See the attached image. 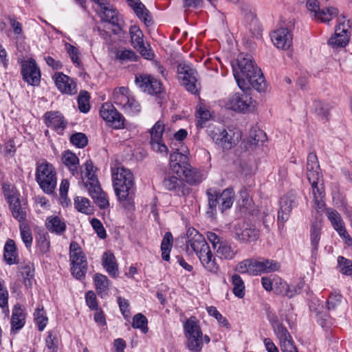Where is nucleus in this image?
Here are the masks:
<instances>
[{
	"label": "nucleus",
	"mask_w": 352,
	"mask_h": 352,
	"mask_svg": "<svg viewBox=\"0 0 352 352\" xmlns=\"http://www.w3.org/2000/svg\"><path fill=\"white\" fill-rule=\"evenodd\" d=\"M211 118V113L202 102H200L196 107L197 125L203 127L205 123Z\"/></svg>",
	"instance_id": "58836bf2"
},
{
	"label": "nucleus",
	"mask_w": 352,
	"mask_h": 352,
	"mask_svg": "<svg viewBox=\"0 0 352 352\" xmlns=\"http://www.w3.org/2000/svg\"><path fill=\"white\" fill-rule=\"evenodd\" d=\"M338 14V10L334 7H328L320 9L319 12L315 13L314 19L320 22L329 23L331 20L336 18Z\"/></svg>",
	"instance_id": "4c0bfd02"
},
{
	"label": "nucleus",
	"mask_w": 352,
	"mask_h": 352,
	"mask_svg": "<svg viewBox=\"0 0 352 352\" xmlns=\"http://www.w3.org/2000/svg\"><path fill=\"white\" fill-rule=\"evenodd\" d=\"M36 180L45 193H53L56 186L57 177L52 164L46 161L38 164L36 170Z\"/></svg>",
	"instance_id": "423d86ee"
},
{
	"label": "nucleus",
	"mask_w": 352,
	"mask_h": 352,
	"mask_svg": "<svg viewBox=\"0 0 352 352\" xmlns=\"http://www.w3.org/2000/svg\"><path fill=\"white\" fill-rule=\"evenodd\" d=\"M4 260L6 263L13 265L17 262V252L14 241L12 239H8L4 246L3 253Z\"/></svg>",
	"instance_id": "f704fd0d"
},
{
	"label": "nucleus",
	"mask_w": 352,
	"mask_h": 352,
	"mask_svg": "<svg viewBox=\"0 0 352 352\" xmlns=\"http://www.w3.org/2000/svg\"><path fill=\"white\" fill-rule=\"evenodd\" d=\"M72 273L77 279L82 278L87 272V260L78 243L72 241L69 246Z\"/></svg>",
	"instance_id": "1a4fd4ad"
},
{
	"label": "nucleus",
	"mask_w": 352,
	"mask_h": 352,
	"mask_svg": "<svg viewBox=\"0 0 352 352\" xmlns=\"http://www.w3.org/2000/svg\"><path fill=\"white\" fill-rule=\"evenodd\" d=\"M314 106L316 113L320 117V118L322 120L327 121L329 120L331 109L329 104L318 100L314 102Z\"/></svg>",
	"instance_id": "49530a36"
},
{
	"label": "nucleus",
	"mask_w": 352,
	"mask_h": 352,
	"mask_svg": "<svg viewBox=\"0 0 352 352\" xmlns=\"http://www.w3.org/2000/svg\"><path fill=\"white\" fill-rule=\"evenodd\" d=\"M84 168L81 173V177L84 182L89 195L94 200L95 203L100 208H106L109 203L107 195L102 191L95 173L96 168L91 160L87 161L83 165Z\"/></svg>",
	"instance_id": "20e7f679"
},
{
	"label": "nucleus",
	"mask_w": 352,
	"mask_h": 352,
	"mask_svg": "<svg viewBox=\"0 0 352 352\" xmlns=\"http://www.w3.org/2000/svg\"><path fill=\"white\" fill-rule=\"evenodd\" d=\"M164 124L161 121H157L150 130L151 141H160L164 131Z\"/></svg>",
	"instance_id": "864d4df0"
},
{
	"label": "nucleus",
	"mask_w": 352,
	"mask_h": 352,
	"mask_svg": "<svg viewBox=\"0 0 352 352\" xmlns=\"http://www.w3.org/2000/svg\"><path fill=\"white\" fill-rule=\"evenodd\" d=\"M34 316L36 324L38 326V329L42 331L48 322V318L43 307H38L34 314Z\"/></svg>",
	"instance_id": "09e8293b"
},
{
	"label": "nucleus",
	"mask_w": 352,
	"mask_h": 352,
	"mask_svg": "<svg viewBox=\"0 0 352 352\" xmlns=\"http://www.w3.org/2000/svg\"><path fill=\"white\" fill-rule=\"evenodd\" d=\"M78 108L80 111L87 113L90 109L89 95L87 91H80L78 99Z\"/></svg>",
	"instance_id": "4d7b16f0"
},
{
	"label": "nucleus",
	"mask_w": 352,
	"mask_h": 352,
	"mask_svg": "<svg viewBox=\"0 0 352 352\" xmlns=\"http://www.w3.org/2000/svg\"><path fill=\"white\" fill-rule=\"evenodd\" d=\"M232 69L234 78L241 89L246 90L252 87L261 91L265 88L264 76L252 55L240 54L236 64H232Z\"/></svg>",
	"instance_id": "f257e3e1"
},
{
	"label": "nucleus",
	"mask_w": 352,
	"mask_h": 352,
	"mask_svg": "<svg viewBox=\"0 0 352 352\" xmlns=\"http://www.w3.org/2000/svg\"><path fill=\"white\" fill-rule=\"evenodd\" d=\"M65 50L69 54L70 58L72 59V61L77 65H80V59L79 57L80 52L78 50L74 45L67 43H65Z\"/></svg>",
	"instance_id": "e2e57ef3"
},
{
	"label": "nucleus",
	"mask_w": 352,
	"mask_h": 352,
	"mask_svg": "<svg viewBox=\"0 0 352 352\" xmlns=\"http://www.w3.org/2000/svg\"><path fill=\"white\" fill-rule=\"evenodd\" d=\"M21 74L28 84L36 86L41 80V72L33 58L21 61Z\"/></svg>",
	"instance_id": "ddd939ff"
},
{
	"label": "nucleus",
	"mask_w": 352,
	"mask_h": 352,
	"mask_svg": "<svg viewBox=\"0 0 352 352\" xmlns=\"http://www.w3.org/2000/svg\"><path fill=\"white\" fill-rule=\"evenodd\" d=\"M179 80L185 88L192 94H196L199 89L196 70L189 64L184 62L177 67Z\"/></svg>",
	"instance_id": "9d476101"
},
{
	"label": "nucleus",
	"mask_w": 352,
	"mask_h": 352,
	"mask_svg": "<svg viewBox=\"0 0 352 352\" xmlns=\"http://www.w3.org/2000/svg\"><path fill=\"white\" fill-rule=\"evenodd\" d=\"M226 109L236 113H253L257 108V102L244 93H234L223 100Z\"/></svg>",
	"instance_id": "39448f33"
},
{
	"label": "nucleus",
	"mask_w": 352,
	"mask_h": 352,
	"mask_svg": "<svg viewBox=\"0 0 352 352\" xmlns=\"http://www.w3.org/2000/svg\"><path fill=\"white\" fill-rule=\"evenodd\" d=\"M100 115L110 126L114 129L124 128V118L112 104H103L100 111Z\"/></svg>",
	"instance_id": "9b49d317"
},
{
	"label": "nucleus",
	"mask_w": 352,
	"mask_h": 352,
	"mask_svg": "<svg viewBox=\"0 0 352 352\" xmlns=\"http://www.w3.org/2000/svg\"><path fill=\"white\" fill-rule=\"evenodd\" d=\"M74 206L78 212L86 214H91L93 213L94 210L91 205V202L86 197H76L74 199Z\"/></svg>",
	"instance_id": "79ce46f5"
},
{
	"label": "nucleus",
	"mask_w": 352,
	"mask_h": 352,
	"mask_svg": "<svg viewBox=\"0 0 352 352\" xmlns=\"http://www.w3.org/2000/svg\"><path fill=\"white\" fill-rule=\"evenodd\" d=\"M53 78L57 88L61 92L74 94L77 91L75 82L67 75L58 72L54 75Z\"/></svg>",
	"instance_id": "4be33fe9"
},
{
	"label": "nucleus",
	"mask_w": 352,
	"mask_h": 352,
	"mask_svg": "<svg viewBox=\"0 0 352 352\" xmlns=\"http://www.w3.org/2000/svg\"><path fill=\"white\" fill-rule=\"evenodd\" d=\"M151 148L153 151L161 155L163 157H166L168 153V148L164 143L162 140L160 141L150 142Z\"/></svg>",
	"instance_id": "680f3d73"
},
{
	"label": "nucleus",
	"mask_w": 352,
	"mask_h": 352,
	"mask_svg": "<svg viewBox=\"0 0 352 352\" xmlns=\"http://www.w3.org/2000/svg\"><path fill=\"white\" fill-rule=\"evenodd\" d=\"M21 275L25 277V284H30V278L34 276V269L32 265H25L21 271Z\"/></svg>",
	"instance_id": "338daca9"
},
{
	"label": "nucleus",
	"mask_w": 352,
	"mask_h": 352,
	"mask_svg": "<svg viewBox=\"0 0 352 352\" xmlns=\"http://www.w3.org/2000/svg\"><path fill=\"white\" fill-rule=\"evenodd\" d=\"M131 96L128 89L122 87L114 90L112 98L114 103L124 109L129 102Z\"/></svg>",
	"instance_id": "473e14b6"
},
{
	"label": "nucleus",
	"mask_w": 352,
	"mask_h": 352,
	"mask_svg": "<svg viewBox=\"0 0 352 352\" xmlns=\"http://www.w3.org/2000/svg\"><path fill=\"white\" fill-rule=\"evenodd\" d=\"M188 157L186 155L178 151L172 153L169 159L168 173L173 175L182 177L184 173V167L188 165Z\"/></svg>",
	"instance_id": "6ab92c4d"
},
{
	"label": "nucleus",
	"mask_w": 352,
	"mask_h": 352,
	"mask_svg": "<svg viewBox=\"0 0 352 352\" xmlns=\"http://www.w3.org/2000/svg\"><path fill=\"white\" fill-rule=\"evenodd\" d=\"M236 270L241 274H248L253 276L258 275L260 274L258 260L253 258L243 260L237 264Z\"/></svg>",
	"instance_id": "cd10ccee"
},
{
	"label": "nucleus",
	"mask_w": 352,
	"mask_h": 352,
	"mask_svg": "<svg viewBox=\"0 0 352 352\" xmlns=\"http://www.w3.org/2000/svg\"><path fill=\"white\" fill-rule=\"evenodd\" d=\"M326 214L330 221L331 226L336 230L340 236L344 240V243L348 245H352V238L347 232L344 223L343 222L340 214L335 210L327 208Z\"/></svg>",
	"instance_id": "dca6fc26"
},
{
	"label": "nucleus",
	"mask_w": 352,
	"mask_h": 352,
	"mask_svg": "<svg viewBox=\"0 0 352 352\" xmlns=\"http://www.w3.org/2000/svg\"><path fill=\"white\" fill-rule=\"evenodd\" d=\"M298 205V198L295 193L290 192L281 197L280 209L278 212V221L286 222L290 216L293 208Z\"/></svg>",
	"instance_id": "f3484780"
},
{
	"label": "nucleus",
	"mask_w": 352,
	"mask_h": 352,
	"mask_svg": "<svg viewBox=\"0 0 352 352\" xmlns=\"http://www.w3.org/2000/svg\"><path fill=\"white\" fill-rule=\"evenodd\" d=\"M311 184L313 195H314V201L318 209H322L324 206V186L322 184V180L316 179V181H309Z\"/></svg>",
	"instance_id": "c756f323"
},
{
	"label": "nucleus",
	"mask_w": 352,
	"mask_h": 352,
	"mask_svg": "<svg viewBox=\"0 0 352 352\" xmlns=\"http://www.w3.org/2000/svg\"><path fill=\"white\" fill-rule=\"evenodd\" d=\"M164 188L179 196L186 195V185L182 178L168 173L164 179Z\"/></svg>",
	"instance_id": "412c9836"
},
{
	"label": "nucleus",
	"mask_w": 352,
	"mask_h": 352,
	"mask_svg": "<svg viewBox=\"0 0 352 352\" xmlns=\"http://www.w3.org/2000/svg\"><path fill=\"white\" fill-rule=\"evenodd\" d=\"M114 190L119 201L126 209H133L134 203L131 190L133 186V176L130 170L124 166L111 168Z\"/></svg>",
	"instance_id": "7ed1b4c3"
},
{
	"label": "nucleus",
	"mask_w": 352,
	"mask_h": 352,
	"mask_svg": "<svg viewBox=\"0 0 352 352\" xmlns=\"http://www.w3.org/2000/svg\"><path fill=\"white\" fill-rule=\"evenodd\" d=\"M187 236V251L191 250L194 252L206 270L212 273L217 272L219 265L204 236L194 228L188 230Z\"/></svg>",
	"instance_id": "f03ea898"
},
{
	"label": "nucleus",
	"mask_w": 352,
	"mask_h": 352,
	"mask_svg": "<svg viewBox=\"0 0 352 352\" xmlns=\"http://www.w3.org/2000/svg\"><path fill=\"white\" fill-rule=\"evenodd\" d=\"M207 195L208 206L212 210L215 209L218 204L219 210L223 212L224 210L231 208L234 201V192L230 188H227L221 193L210 188L208 190Z\"/></svg>",
	"instance_id": "6e6552de"
},
{
	"label": "nucleus",
	"mask_w": 352,
	"mask_h": 352,
	"mask_svg": "<svg viewBox=\"0 0 352 352\" xmlns=\"http://www.w3.org/2000/svg\"><path fill=\"white\" fill-rule=\"evenodd\" d=\"M307 175L309 181L320 179V166L317 156L315 153H311L308 155L307 162Z\"/></svg>",
	"instance_id": "a878e982"
},
{
	"label": "nucleus",
	"mask_w": 352,
	"mask_h": 352,
	"mask_svg": "<svg viewBox=\"0 0 352 352\" xmlns=\"http://www.w3.org/2000/svg\"><path fill=\"white\" fill-rule=\"evenodd\" d=\"M210 135L214 143L223 149H230L238 141V136L235 138L234 133L228 132L223 127H214L210 131Z\"/></svg>",
	"instance_id": "f8f14e48"
},
{
	"label": "nucleus",
	"mask_w": 352,
	"mask_h": 352,
	"mask_svg": "<svg viewBox=\"0 0 352 352\" xmlns=\"http://www.w3.org/2000/svg\"><path fill=\"white\" fill-rule=\"evenodd\" d=\"M276 285H279L276 287H275L276 292L277 294H282L283 296H286L289 298H292L296 294H297L300 288L295 285H289L285 281H283L280 278H277L275 280Z\"/></svg>",
	"instance_id": "2f4dec72"
},
{
	"label": "nucleus",
	"mask_w": 352,
	"mask_h": 352,
	"mask_svg": "<svg viewBox=\"0 0 352 352\" xmlns=\"http://www.w3.org/2000/svg\"><path fill=\"white\" fill-rule=\"evenodd\" d=\"M9 206L13 217L18 220L20 223L25 222L27 215L25 202L21 201L19 198L16 202L14 201L10 204Z\"/></svg>",
	"instance_id": "7c9ffc66"
},
{
	"label": "nucleus",
	"mask_w": 352,
	"mask_h": 352,
	"mask_svg": "<svg viewBox=\"0 0 352 352\" xmlns=\"http://www.w3.org/2000/svg\"><path fill=\"white\" fill-rule=\"evenodd\" d=\"M19 228L22 241L27 248L30 247L32 243V236L30 227L26 223L22 222Z\"/></svg>",
	"instance_id": "603ef678"
},
{
	"label": "nucleus",
	"mask_w": 352,
	"mask_h": 352,
	"mask_svg": "<svg viewBox=\"0 0 352 352\" xmlns=\"http://www.w3.org/2000/svg\"><path fill=\"white\" fill-rule=\"evenodd\" d=\"M321 229V220L317 219L312 223L311 227V243L314 250L318 249V243L320 239Z\"/></svg>",
	"instance_id": "37998d69"
},
{
	"label": "nucleus",
	"mask_w": 352,
	"mask_h": 352,
	"mask_svg": "<svg viewBox=\"0 0 352 352\" xmlns=\"http://www.w3.org/2000/svg\"><path fill=\"white\" fill-rule=\"evenodd\" d=\"M62 160L73 175L75 176L78 174V166L79 160L76 154L69 151H65L63 155Z\"/></svg>",
	"instance_id": "72a5a7b5"
},
{
	"label": "nucleus",
	"mask_w": 352,
	"mask_h": 352,
	"mask_svg": "<svg viewBox=\"0 0 352 352\" xmlns=\"http://www.w3.org/2000/svg\"><path fill=\"white\" fill-rule=\"evenodd\" d=\"M345 305L346 301L338 293H331L327 301V307L329 310H338Z\"/></svg>",
	"instance_id": "c03bdc74"
},
{
	"label": "nucleus",
	"mask_w": 352,
	"mask_h": 352,
	"mask_svg": "<svg viewBox=\"0 0 352 352\" xmlns=\"http://www.w3.org/2000/svg\"><path fill=\"white\" fill-rule=\"evenodd\" d=\"M99 16L104 21L108 22L113 25H119V13L110 3L100 4Z\"/></svg>",
	"instance_id": "5701e85b"
},
{
	"label": "nucleus",
	"mask_w": 352,
	"mask_h": 352,
	"mask_svg": "<svg viewBox=\"0 0 352 352\" xmlns=\"http://www.w3.org/2000/svg\"><path fill=\"white\" fill-rule=\"evenodd\" d=\"M183 176L185 177L186 182L190 184H196L202 180L201 172L192 168L190 164H188L187 167H184Z\"/></svg>",
	"instance_id": "ea45409f"
},
{
	"label": "nucleus",
	"mask_w": 352,
	"mask_h": 352,
	"mask_svg": "<svg viewBox=\"0 0 352 352\" xmlns=\"http://www.w3.org/2000/svg\"><path fill=\"white\" fill-rule=\"evenodd\" d=\"M270 323L272 326L274 333L279 340L280 343L292 338L287 329L282 324L277 317L272 318L270 320Z\"/></svg>",
	"instance_id": "c9c22d12"
},
{
	"label": "nucleus",
	"mask_w": 352,
	"mask_h": 352,
	"mask_svg": "<svg viewBox=\"0 0 352 352\" xmlns=\"http://www.w3.org/2000/svg\"><path fill=\"white\" fill-rule=\"evenodd\" d=\"M185 336L187 339V347L193 352H199L203 346V333L198 320L192 316L184 324Z\"/></svg>",
	"instance_id": "0eeeda50"
},
{
	"label": "nucleus",
	"mask_w": 352,
	"mask_h": 352,
	"mask_svg": "<svg viewBox=\"0 0 352 352\" xmlns=\"http://www.w3.org/2000/svg\"><path fill=\"white\" fill-rule=\"evenodd\" d=\"M45 119L47 126L57 131H62L66 126L64 118L59 112H47Z\"/></svg>",
	"instance_id": "bb28decb"
},
{
	"label": "nucleus",
	"mask_w": 352,
	"mask_h": 352,
	"mask_svg": "<svg viewBox=\"0 0 352 352\" xmlns=\"http://www.w3.org/2000/svg\"><path fill=\"white\" fill-rule=\"evenodd\" d=\"M349 21L340 22L336 28L334 35L329 39V44L333 47L345 46L349 41Z\"/></svg>",
	"instance_id": "a211bd4d"
},
{
	"label": "nucleus",
	"mask_w": 352,
	"mask_h": 352,
	"mask_svg": "<svg viewBox=\"0 0 352 352\" xmlns=\"http://www.w3.org/2000/svg\"><path fill=\"white\" fill-rule=\"evenodd\" d=\"M258 237V231L255 228H245L240 234H238L239 240L243 241H254Z\"/></svg>",
	"instance_id": "3c124183"
},
{
	"label": "nucleus",
	"mask_w": 352,
	"mask_h": 352,
	"mask_svg": "<svg viewBox=\"0 0 352 352\" xmlns=\"http://www.w3.org/2000/svg\"><path fill=\"white\" fill-rule=\"evenodd\" d=\"M258 267L260 274L270 273L278 270L280 265L275 261L261 258L258 260Z\"/></svg>",
	"instance_id": "a18cd8bd"
},
{
	"label": "nucleus",
	"mask_w": 352,
	"mask_h": 352,
	"mask_svg": "<svg viewBox=\"0 0 352 352\" xmlns=\"http://www.w3.org/2000/svg\"><path fill=\"white\" fill-rule=\"evenodd\" d=\"M147 319L142 314L135 315L133 320L132 327L135 329H140L143 332L147 331Z\"/></svg>",
	"instance_id": "bf43d9fd"
},
{
	"label": "nucleus",
	"mask_w": 352,
	"mask_h": 352,
	"mask_svg": "<svg viewBox=\"0 0 352 352\" xmlns=\"http://www.w3.org/2000/svg\"><path fill=\"white\" fill-rule=\"evenodd\" d=\"M123 110L129 114H135L140 111L141 107L138 101L131 96L129 102L124 107Z\"/></svg>",
	"instance_id": "69168bd1"
},
{
	"label": "nucleus",
	"mask_w": 352,
	"mask_h": 352,
	"mask_svg": "<svg viewBox=\"0 0 352 352\" xmlns=\"http://www.w3.org/2000/svg\"><path fill=\"white\" fill-rule=\"evenodd\" d=\"M338 263L340 271L345 275L352 274V262L343 256H338Z\"/></svg>",
	"instance_id": "13d9d810"
},
{
	"label": "nucleus",
	"mask_w": 352,
	"mask_h": 352,
	"mask_svg": "<svg viewBox=\"0 0 352 352\" xmlns=\"http://www.w3.org/2000/svg\"><path fill=\"white\" fill-rule=\"evenodd\" d=\"M25 324V316L20 308H15L13 311L11 320L12 330H19L23 327Z\"/></svg>",
	"instance_id": "de8ad7c7"
},
{
	"label": "nucleus",
	"mask_w": 352,
	"mask_h": 352,
	"mask_svg": "<svg viewBox=\"0 0 352 352\" xmlns=\"http://www.w3.org/2000/svg\"><path fill=\"white\" fill-rule=\"evenodd\" d=\"M129 6L133 10L137 16L144 22L146 26L153 24L149 11L140 0H126Z\"/></svg>",
	"instance_id": "b1692460"
},
{
	"label": "nucleus",
	"mask_w": 352,
	"mask_h": 352,
	"mask_svg": "<svg viewBox=\"0 0 352 352\" xmlns=\"http://www.w3.org/2000/svg\"><path fill=\"white\" fill-rule=\"evenodd\" d=\"M280 346L283 352H298L292 338L280 342Z\"/></svg>",
	"instance_id": "774afa93"
},
{
	"label": "nucleus",
	"mask_w": 352,
	"mask_h": 352,
	"mask_svg": "<svg viewBox=\"0 0 352 352\" xmlns=\"http://www.w3.org/2000/svg\"><path fill=\"white\" fill-rule=\"evenodd\" d=\"M116 58L121 61H135L137 60L138 56L131 50H124L118 51Z\"/></svg>",
	"instance_id": "0e129e2a"
},
{
	"label": "nucleus",
	"mask_w": 352,
	"mask_h": 352,
	"mask_svg": "<svg viewBox=\"0 0 352 352\" xmlns=\"http://www.w3.org/2000/svg\"><path fill=\"white\" fill-rule=\"evenodd\" d=\"M274 45L278 49L287 50L292 44V34L287 28H279L271 34Z\"/></svg>",
	"instance_id": "aec40b11"
},
{
	"label": "nucleus",
	"mask_w": 352,
	"mask_h": 352,
	"mask_svg": "<svg viewBox=\"0 0 352 352\" xmlns=\"http://www.w3.org/2000/svg\"><path fill=\"white\" fill-rule=\"evenodd\" d=\"M129 34L133 47L138 50L146 59H152L154 54L151 50L144 45V34L139 26H131L129 29Z\"/></svg>",
	"instance_id": "4468645a"
},
{
	"label": "nucleus",
	"mask_w": 352,
	"mask_h": 352,
	"mask_svg": "<svg viewBox=\"0 0 352 352\" xmlns=\"http://www.w3.org/2000/svg\"><path fill=\"white\" fill-rule=\"evenodd\" d=\"M216 256L220 259L232 260L238 253L237 247L229 241L224 240L215 249Z\"/></svg>",
	"instance_id": "393cba45"
},
{
	"label": "nucleus",
	"mask_w": 352,
	"mask_h": 352,
	"mask_svg": "<svg viewBox=\"0 0 352 352\" xmlns=\"http://www.w3.org/2000/svg\"><path fill=\"white\" fill-rule=\"evenodd\" d=\"M135 84L143 91L151 95L160 94L163 91L162 83L151 75L137 76Z\"/></svg>",
	"instance_id": "2eb2a0df"
},
{
	"label": "nucleus",
	"mask_w": 352,
	"mask_h": 352,
	"mask_svg": "<svg viewBox=\"0 0 352 352\" xmlns=\"http://www.w3.org/2000/svg\"><path fill=\"white\" fill-rule=\"evenodd\" d=\"M94 281L98 293L102 296L109 289V280L105 275L97 273L94 275Z\"/></svg>",
	"instance_id": "a19ab883"
},
{
	"label": "nucleus",
	"mask_w": 352,
	"mask_h": 352,
	"mask_svg": "<svg viewBox=\"0 0 352 352\" xmlns=\"http://www.w3.org/2000/svg\"><path fill=\"white\" fill-rule=\"evenodd\" d=\"M3 190L4 196L8 203L12 204L14 201H16L19 198V194L16 192V189L10 184H4L3 185Z\"/></svg>",
	"instance_id": "5fc2aeb1"
},
{
	"label": "nucleus",
	"mask_w": 352,
	"mask_h": 352,
	"mask_svg": "<svg viewBox=\"0 0 352 352\" xmlns=\"http://www.w3.org/2000/svg\"><path fill=\"white\" fill-rule=\"evenodd\" d=\"M45 224L47 228L50 232L57 234H63L66 229L65 222L57 216H50L47 217Z\"/></svg>",
	"instance_id": "e433bc0d"
},
{
	"label": "nucleus",
	"mask_w": 352,
	"mask_h": 352,
	"mask_svg": "<svg viewBox=\"0 0 352 352\" xmlns=\"http://www.w3.org/2000/svg\"><path fill=\"white\" fill-rule=\"evenodd\" d=\"M232 283L233 285V293L239 298H242L245 296V285L242 278L237 274L232 276Z\"/></svg>",
	"instance_id": "8fccbe9b"
},
{
	"label": "nucleus",
	"mask_w": 352,
	"mask_h": 352,
	"mask_svg": "<svg viewBox=\"0 0 352 352\" xmlns=\"http://www.w3.org/2000/svg\"><path fill=\"white\" fill-rule=\"evenodd\" d=\"M71 142L78 148L85 147L87 143L88 140L85 134L82 133H76L70 138Z\"/></svg>",
	"instance_id": "052dcab7"
},
{
	"label": "nucleus",
	"mask_w": 352,
	"mask_h": 352,
	"mask_svg": "<svg viewBox=\"0 0 352 352\" xmlns=\"http://www.w3.org/2000/svg\"><path fill=\"white\" fill-rule=\"evenodd\" d=\"M102 266L107 273L112 277L118 275V265L113 253L106 252L102 255Z\"/></svg>",
	"instance_id": "c85d7f7f"
},
{
	"label": "nucleus",
	"mask_w": 352,
	"mask_h": 352,
	"mask_svg": "<svg viewBox=\"0 0 352 352\" xmlns=\"http://www.w3.org/2000/svg\"><path fill=\"white\" fill-rule=\"evenodd\" d=\"M267 140L265 133L261 129H252L250 133L249 142L252 144H258L259 142H265Z\"/></svg>",
	"instance_id": "6e6d98bb"
}]
</instances>
